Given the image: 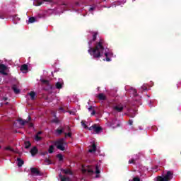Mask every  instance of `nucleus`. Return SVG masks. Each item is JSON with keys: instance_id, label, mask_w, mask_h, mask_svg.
Segmentation results:
<instances>
[{"instance_id": "f257e3e1", "label": "nucleus", "mask_w": 181, "mask_h": 181, "mask_svg": "<svg viewBox=\"0 0 181 181\" xmlns=\"http://www.w3.org/2000/svg\"><path fill=\"white\" fill-rule=\"evenodd\" d=\"M93 40L88 42L89 49L88 53L93 57V59H100L105 52V41L103 39H100L99 41L96 42L95 47H92Z\"/></svg>"}, {"instance_id": "f03ea898", "label": "nucleus", "mask_w": 181, "mask_h": 181, "mask_svg": "<svg viewBox=\"0 0 181 181\" xmlns=\"http://www.w3.org/2000/svg\"><path fill=\"white\" fill-rule=\"evenodd\" d=\"M94 169H95V173H96V175H100V168H98V165H96L95 167L93 165H88L86 168L82 167V173L93 175V173H94Z\"/></svg>"}, {"instance_id": "7ed1b4c3", "label": "nucleus", "mask_w": 181, "mask_h": 181, "mask_svg": "<svg viewBox=\"0 0 181 181\" xmlns=\"http://www.w3.org/2000/svg\"><path fill=\"white\" fill-rule=\"evenodd\" d=\"M173 179V173L172 171H167L165 174L157 177L158 181H170Z\"/></svg>"}, {"instance_id": "20e7f679", "label": "nucleus", "mask_w": 181, "mask_h": 181, "mask_svg": "<svg viewBox=\"0 0 181 181\" xmlns=\"http://www.w3.org/2000/svg\"><path fill=\"white\" fill-rule=\"evenodd\" d=\"M64 145H66V142H64V139H61L55 142V146L59 151H65Z\"/></svg>"}, {"instance_id": "39448f33", "label": "nucleus", "mask_w": 181, "mask_h": 181, "mask_svg": "<svg viewBox=\"0 0 181 181\" xmlns=\"http://www.w3.org/2000/svg\"><path fill=\"white\" fill-rule=\"evenodd\" d=\"M41 83H42V84H45L46 86L44 87V90L45 91H49V90L53 89V86L50 84V82L49 81V80L42 79Z\"/></svg>"}, {"instance_id": "423d86ee", "label": "nucleus", "mask_w": 181, "mask_h": 181, "mask_svg": "<svg viewBox=\"0 0 181 181\" xmlns=\"http://www.w3.org/2000/svg\"><path fill=\"white\" fill-rule=\"evenodd\" d=\"M32 119V117L29 115L28 116V120H25L22 118H19L18 119V122H19L20 125H22V127H24V125H26V124H29V121Z\"/></svg>"}, {"instance_id": "0eeeda50", "label": "nucleus", "mask_w": 181, "mask_h": 181, "mask_svg": "<svg viewBox=\"0 0 181 181\" xmlns=\"http://www.w3.org/2000/svg\"><path fill=\"white\" fill-rule=\"evenodd\" d=\"M8 69L6 66L4 64H0V73L1 74H3V76H8V73L5 71Z\"/></svg>"}, {"instance_id": "6e6552de", "label": "nucleus", "mask_w": 181, "mask_h": 181, "mask_svg": "<svg viewBox=\"0 0 181 181\" xmlns=\"http://www.w3.org/2000/svg\"><path fill=\"white\" fill-rule=\"evenodd\" d=\"M115 111H117V112H122L124 111V106L120 104L115 106L114 107Z\"/></svg>"}, {"instance_id": "1a4fd4ad", "label": "nucleus", "mask_w": 181, "mask_h": 181, "mask_svg": "<svg viewBox=\"0 0 181 181\" xmlns=\"http://www.w3.org/2000/svg\"><path fill=\"white\" fill-rule=\"evenodd\" d=\"M30 171L33 175H35V176H40V171H39V170H37V168H31Z\"/></svg>"}, {"instance_id": "9d476101", "label": "nucleus", "mask_w": 181, "mask_h": 181, "mask_svg": "<svg viewBox=\"0 0 181 181\" xmlns=\"http://www.w3.org/2000/svg\"><path fill=\"white\" fill-rule=\"evenodd\" d=\"M97 98L100 101H105V100H107V96L105 95H104V93H99L98 95Z\"/></svg>"}, {"instance_id": "9b49d317", "label": "nucleus", "mask_w": 181, "mask_h": 181, "mask_svg": "<svg viewBox=\"0 0 181 181\" xmlns=\"http://www.w3.org/2000/svg\"><path fill=\"white\" fill-rule=\"evenodd\" d=\"M61 172L64 175H73V172L70 169H61Z\"/></svg>"}, {"instance_id": "f8f14e48", "label": "nucleus", "mask_w": 181, "mask_h": 181, "mask_svg": "<svg viewBox=\"0 0 181 181\" xmlns=\"http://www.w3.org/2000/svg\"><path fill=\"white\" fill-rule=\"evenodd\" d=\"M95 151H97V146H95V144H93L91 148L88 150V152L93 153V152H95Z\"/></svg>"}, {"instance_id": "ddd939ff", "label": "nucleus", "mask_w": 181, "mask_h": 181, "mask_svg": "<svg viewBox=\"0 0 181 181\" xmlns=\"http://www.w3.org/2000/svg\"><path fill=\"white\" fill-rule=\"evenodd\" d=\"M59 177L61 181H69L70 180L69 177H66L64 175H62V174L59 175Z\"/></svg>"}, {"instance_id": "4468645a", "label": "nucleus", "mask_w": 181, "mask_h": 181, "mask_svg": "<svg viewBox=\"0 0 181 181\" xmlns=\"http://www.w3.org/2000/svg\"><path fill=\"white\" fill-rule=\"evenodd\" d=\"M93 131L96 134H99V132H101V131H103V128H101V127H97V124H95V128Z\"/></svg>"}, {"instance_id": "2eb2a0df", "label": "nucleus", "mask_w": 181, "mask_h": 181, "mask_svg": "<svg viewBox=\"0 0 181 181\" xmlns=\"http://www.w3.org/2000/svg\"><path fill=\"white\" fill-rule=\"evenodd\" d=\"M17 162H18V168H21V166L23 165V163H25V161H23V160H22V158H17Z\"/></svg>"}, {"instance_id": "dca6fc26", "label": "nucleus", "mask_w": 181, "mask_h": 181, "mask_svg": "<svg viewBox=\"0 0 181 181\" xmlns=\"http://www.w3.org/2000/svg\"><path fill=\"white\" fill-rule=\"evenodd\" d=\"M38 152L37 148L36 147H33L31 150H30V153L32 155V156H35V155H36Z\"/></svg>"}, {"instance_id": "f3484780", "label": "nucleus", "mask_w": 181, "mask_h": 181, "mask_svg": "<svg viewBox=\"0 0 181 181\" xmlns=\"http://www.w3.org/2000/svg\"><path fill=\"white\" fill-rule=\"evenodd\" d=\"M11 88L13 91H14L15 94H19V93H21V90L16 87V85H13Z\"/></svg>"}, {"instance_id": "a211bd4d", "label": "nucleus", "mask_w": 181, "mask_h": 181, "mask_svg": "<svg viewBox=\"0 0 181 181\" xmlns=\"http://www.w3.org/2000/svg\"><path fill=\"white\" fill-rule=\"evenodd\" d=\"M55 87L56 88H57V90H62V88H63V83L57 82L55 84Z\"/></svg>"}, {"instance_id": "6ab92c4d", "label": "nucleus", "mask_w": 181, "mask_h": 181, "mask_svg": "<svg viewBox=\"0 0 181 181\" xmlns=\"http://www.w3.org/2000/svg\"><path fill=\"white\" fill-rule=\"evenodd\" d=\"M50 156L47 155V156L45 158V162L47 163V165H52V160H49Z\"/></svg>"}, {"instance_id": "aec40b11", "label": "nucleus", "mask_w": 181, "mask_h": 181, "mask_svg": "<svg viewBox=\"0 0 181 181\" xmlns=\"http://www.w3.org/2000/svg\"><path fill=\"white\" fill-rule=\"evenodd\" d=\"M28 66L27 64H23L20 69L21 71H28Z\"/></svg>"}, {"instance_id": "412c9836", "label": "nucleus", "mask_w": 181, "mask_h": 181, "mask_svg": "<svg viewBox=\"0 0 181 181\" xmlns=\"http://www.w3.org/2000/svg\"><path fill=\"white\" fill-rule=\"evenodd\" d=\"M25 149H29V148H30L32 144H30V141H27L25 142Z\"/></svg>"}, {"instance_id": "4be33fe9", "label": "nucleus", "mask_w": 181, "mask_h": 181, "mask_svg": "<svg viewBox=\"0 0 181 181\" xmlns=\"http://www.w3.org/2000/svg\"><path fill=\"white\" fill-rule=\"evenodd\" d=\"M29 95L31 97V100H35V97H36V93L31 91Z\"/></svg>"}, {"instance_id": "5701e85b", "label": "nucleus", "mask_w": 181, "mask_h": 181, "mask_svg": "<svg viewBox=\"0 0 181 181\" xmlns=\"http://www.w3.org/2000/svg\"><path fill=\"white\" fill-rule=\"evenodd\" d=\"M97 35H98V32L93 33V39H92L93 42H95V40H97Z\"/></svg>"}, {"instance_id": "b1692460", "label": "nucleus", "mask_w": 181, "mask_h": 181, "mask_svg": "<svg viewBox=\"0 0 181 181\" xmlns=\"http://www.w3.org/2000/svg\"><path fill=\"white\" fill-rule=\"evenodd\" d=\"M103 53L106 57V59H105L106 62H111V58L108 57V52H104V51H103Z\"/></svg>"}, {"instance_id": "393cba45", "label": "nucleus", "mask_w": 181, "mask_h": 181, "mask_svg": "<svg viewBox=\"0 0 181 181\" xmlns=\"http://www.w3.org/2000/svg\"><path fill=\"white\" fill-rule=\"evenodd\" d=\"M53 151H54V146L53 145L49 146L48 149L49 153H53Z\"/></svg>"}, {"instance_id": "a878e982", "label": "nucleus", "mask_w": 181, "mask_h": 181, "mask_svg": "<svg viewBox=\"0 0 181 181\" xmlns=\"http://www.w3.org/2000/svg\"><path fill=\"white\" fill-rule=\"evenodd\" d=\"M28 22L30 23H33L35 22H36V18L35 17H31L29 18Z\"/></svg>"}, {"instance_id": "bb28decb", "label": "nucleus", "mask_w": 181, "mask_h": 181, "mask_svg": "<svg viewBox=\"0 0 181 181\" xmlns=\"http://www.w3.org/2000/svg\"><path fill=\"white\" fill-rule=\"evenodd\" d=\"M63 129H57L56 132L58 135H62L63 134Z\"/></svg>"}, {"instance_id": "cd10ccee", "label": "nucleus", "mask_w": 181, "mask_h": 181, "mask_svg": "<svg viewBox=\"0 0 181 181\" xmlns=\"http://www.w3.org/2000/svg\"><path fill=\"white\" fill-rule=\"evenodd\" d=\"M42 138L37 134H35V140L37 141V142H39V141H42Z\"/></svg>"}, {"instance_id": "c85d7f7f", "label": "nucleus", "mask_w": 181, "mask_h": 181, "mask_svg": "<svg viewBox=\"0 0 181 181\" xmlns=\"http://www.w3.org/2000/svg\"><path fill=\"white\" fill-rule=\"evenodd\" d=\"M57 158H58V159H59V160L60 162H62V160H63V155H62V154H58V155H57Z\"/></svg>"}, {"instance_id": "c756f323", "label": "nucleus", "mask_w": 181, "mask_h": 181, "mask_svg": "<svg viewBox=\"0 0 181 181\" xmlns=\"http://www.w3.org/2000/svg\"><path fill=\"white\" fill-rule=\"evenodd\" d=\"M6 151H11V152H16L15 150H13V148H12V147L11 146H7L5 148Z\"/></svg>"}, {"instance_id": "7c9ffc66", "label": "nucleus", "mask_w": 181, "mask_h": 181, "mask_svg": "<svg viewBox=\"0 0 181 181\" xmlns=\"http://www.w3.org/2000/svg\"><path fill=\"white\" fill-rule=\"evenodd\" d=\"M52 122H53L54 124H59L60 122V121L59 120V119L55 118L52 120Z\"/></svg>"}, {"instance_id": "2f4dec72", "label": "nucleus", "mask_w": 181, "mask_h": 181, "mask_svg": "<svg viewBox=\"0 0 181 181\" xmlns=\"http://www.w3.org/2000/svg\"><path fill=\"white\" fill-rule=\"evenodd\" d=\"M129 181H141V179L138 177H135L132 180H129Z\"/></svg>"}, {"instance_id": "473e14b6", "label": "nucleus", "mask_w": 181, "mask_h": 181, "mask_svg": "<svg viewBox=\"0 0 181 181\" xmlns=\"http://www.w3.org/2000/svg\"><path fill=\"white\" fill-rule=\"evenodd\" d=\"M81 125L82 127H83L85 129L88 128V127H87V124H86V123H84V121H81Z\"/></svg>"}, {"instance_id": "72a5a7b5", "label": "nucleus", "mask_w": 181, "mask_h": 181, "mask_svg": "<svg viewBox=\"0 0 181 181\" xmlns=\"http://www.w3.org/2000/svg\"><path fill=\"white\" fill-rule=\"evenodd\" d=\"M129 163H133V165H135V159L132 158L129 160Z\"/></svg>"}, {"instance_id": "f704fd0d", "label": "nucleus", "mask_w": 181, "mask_h": 181, "mask_svg": "<svg viewBox=\"0 0 181 181\" xmlns=\"http://www.w3.org/2000/svg\"><path fill=\"white\" fill-rule=\"evenodd\" d=\"M41 155L42 156H46V155H49V153H47V151H44L41 153Z\"/></svg>"}, {"instance_id": "c9c22d12", "label": "nucleus", "mask_w": 181, "mask_h": 181, "mask_svg": "<svg viewBox=\"0 0 181 181\" xmlns=\"http://www.w3.org/2000/svg\"><path fill=\"white\" fill-rule=\"evenodd\" d=\"M128 124H129V125H133L134 121L130 119H129Z\"/></svg>"}, {"instance_id": "e433bc0d", "label": "nucleus", "mask_w": 181, "mask_h": 181, "mask_svg": "<svg viewBox=\"0 0 181 181\" xmlns=\"http://www.w3.org/2000/svg\"><path fill=\"white\" fill-rule=\"evenodd\" d=\"M128 117H130V118H134L135 117V115H132V114H127Z\"/></svg>"}, {"instance_id": "4c0bfd02", "label": "nucleus", "mask_w": 181, "mask_h": 181, "mask_svg": "<svg viewBox=\"0 0 181 181\" xmlns=\"http://www.w3.org/2000/svg\"><path fill=\"white\" fill-rule=\"evenodd\" d=\"M65 136H69V138H71V133H70V132H69L68 134L65 133Z\"/></svg>"}, {"instance_id": "58836bf2", "label": "nucleus", "mask_w": 181, "mask_h": 181, "mask_svg": "<svg viewBox=\"0 0 181 181\" xmlns=\"http://www.w3.org/2000/svg\"><path fill=\"white\" fill-rule=\"evenodd\" d=\"M94 128H95V124H93V126H91L90 127L88 128L89 131H94Z\"/></svg>"}, {"instance_id": "ea45409f", "label": "nucleus", "mask_w": 181, "mask_h": 181, "mask_svg": "<svg viewBox=\"0 0 181 181\" xmlns=\"http://www.w3.org/2000/svg\"><path fill=\"white\" fill-rule=\"evenodd\" d=\"M94 9H95L94 7H90L89 8V12H91V11H94Z\"/></svg>"}, {"instance_id": "a19ab883", "label": "nucleus", "mask_w": 181, "mask_h": 181, "mask_svg": "<svg viewBox=\"0 0 181 181\" xmlns=\"http://www.w3.org/2000/svg\"><path fill=\"white\" fill-rule=\"evenodd\" d=\"M134 95L135 97H136V95H138V94L136 93V90H134Z\"/></svg>"}, {"instance_id": "79ce46f5", "label": "nucleus", "mask_w": 181, "mask_h": 181, "mask_svg": "<svg viewBox=\"0 0 181 181\" xmlns=\"http://www.w3.org/2000/svg\"><path fill=\"white\" fill-rule=\"evenodd\" d=\"M42 132H38L37 134H36V135H42Z\"/></svg>"}, {"instance_id": "37998d69", "label": "nucleus", "mask_w": 181, "mask_h": 181, "mask_svg": "<svg viewBox=\"0 0 181 181\" xmlns=\"http://www.w3.org/2000/svg\"><path fill=\"white\" fill-rule=\"evenodd\" d=\"M92 115H95V110H93L92 113H91Z\"/></svg>"}, {"instance_id": "c03bdc74", "label": "nucleus", "mask_w": 181, "mask_h": 181, "mask_svg": "<svg viewBox=\"0 0 181 181\" xmlns=\"http://www.w3.org/2000/svg\"><path fill=\"white\" fill-rule=\"evenodd\" d=\"M29 127H30V128H32L33 127V123H30Z\"/></svg>"}, {"instance_id": "a18cd8bd", "label": "nucleus", "mask_w": 181, "mask_h": 181, "mask_svg": "<svg viewBox=\"0 0 181 181\" xmlns=\"http://www.w3.org/2000/svg\"><path fill=\"white\" fill-rule=\"evenodd\" d=\"M93 110V106H90V107H88V111H91Z\"/></svg>"}, {"instance_id": "49530a36", "label": "nucleus", "mask_w": 181, "mask_h": 181, "mask_svg": "<svg viewBox=\"0 0 181 181\" xmlns=\"http://www.w3.org/2000/svg\"><path fill=\"white\" fill-rule=\"evenodd\" d=\"M4 16L2 14H0V19H4Z\"/></svg>"}, {"instance_id": "de8ad7c7", "label": "nucleus", "mask_w": 181, "mask_h": 181, "mask_svg": "<svg viewBox=\"0 0 181 181\" xmlns=\"http://www.w3.org/2000/svg\"><path fill=\"white\" fill-rule=\"evenodd\" d=\"M4 101H7L8 98H3Z\"/></svg>"}, {"instance_id": "09e8293b", "label": "nucleus", "mask_w": 181, "mask_h": 181, "mask_svg": "<svg viewBox=\"0 0 181 181\" xmlns=\"http://www.w3.org/2000/svg\"><path fill=\"white\" fill-rule=\"evenodd\" d=\"M67 131L70 132V127L67 126Z\"/></svg>"}, {"instance_id": "8fccbe9b", "label": "nucleus", "mask_w": 181, "mask_h": 181, "mask_svg": "<svg viewBox=\"0 0 181 181\" xmlns=\"http://www.w3.org/2000/svg\"><path fill=\"white\" fill-rule=\"evenodd\" d=\"M13 19H18V17L16 16H13Z\"/></svg>"}, {"instance_id": "3c124183", "label": "nucleus", "mask_w": 181, "mask_h": 181, "mask_svg": "<svg viewBox=\"0 0 181 181\" xmlns=\"http://www.w3.org/2000/svg\"><path fill=\"white\" fill-rule=\"evenodd\" d=\"M59 110H60V111H63L64 110V109H63V107H59Z\"/></svg>"}, {"instance_id": "603ef678", "label": "nucleus", "mask_w": 181, "mask_h": 181, "mask_svg": "<svg viewBox=\"0 0 181 181\" xmlns=\"http://www.w3.org/2000/svg\"><path fill=\"white\" fill-rule=\"evenodd\" d=\"M8 104H9V103H8V102H6V103H5L6 105H8Z\"/></svg>"}, {"instance_id": "864d4df0", "label": "nucleus", "mask_w": 181, "mask_h": 181, "mask_svg": "<svg viewBox=\"0 0 181 181\" xmlns=\"http://www.w3.org/2000/svg\"><path fill=\"white\" fill-rule=\"evenodd\" d=\"M69 113H70V114H74V112H70Z\"/></svg>"}, {"instance_id": "5fc2aeb1", "label": "nucleus", "mask_w": 181, "mask_h": 181, "mask_svg": "<svg viewBox=\"0 0 181 181\" xmlns=\"http://www.w3.org/2000/svg\"><path fill=\"white\" fill-rule=\"evenodd\" d=\"M39 5H42V3H40Z\"/></svg>"}, {"instance_id": "6e6d98bb", "label": "nucleus", "mask_w": 181, "mask_h": 181, "mask_svg": "<svg viewBox=\"0 0 181 181\" xmlns=\"http://www.w3.org/2000/svg\"><path fill=\"white\" fill-rule=\"evenodd\" d=\"M96 177H99V176H98V175H96Z\"/></svg>"}, {"instance_id": "4d7b16f0", "label": "nucleus", "mask_w": 181, "mask_h": 181, "mask_svg": "<svg viewBox=\"0 0 181 181\" xmlns=\"http://www.w3.org/2000/svg\"><path fill=\"white\" fill-rule=\"evenodd\" d=\"M2 148V146H0V149Z\"/></svg>"}]
</instances>
